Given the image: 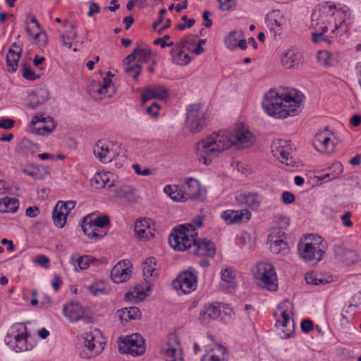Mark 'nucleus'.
<instances>
[{
    "label": "nucleus",
    "mask_w": 361,
    "mask_h": 361,
    "mask_svg": "<svg viewBox=\"0 0 361 361\" xmlns=\"http://www.w3.org/2000/svg\"><path fill=\"white\" fill-rule=\"evenodd\" d=\"M242 37H244V33L243 30H233L229 32L225 38V44L229 49L233 50L237 48V44L239 39H240Z\"/></svg>",
    "instance_id": "40"
},
{
    "label": "nucleus",
    "mask_w": 361,
    "mask_h": 361,
    "mask_svg": "<svg viewBox=\"0 0 361 361\" xmlns=\"http://www.w3.org/2000/svg\"><path fill=\"white\" fill-rule=\"evenodd\" d=\"M221 217L228 224H240L248 221L251 217V212L247 209L226 210L221 214Z\"/></svg>",
    "instance_id": "19"
},
{
    "label": "nucleus",
    "mask_w": 361,
    "mask_h": 361,
    "mask_svg": "<svg viewBox=\"0 0 361 361\" xmlns=\"http://www.w3.org/2000/svg\"><path fill=\"white\" fill-rule=\"evenodd\" d=\"M16 334L14 335L16 341V351L28 350L29 348L27 345V327L23 324L17 325Z\"/></svg>",
    "instance_id": "28"
},
{
    "label": "nucleus",
    "mask_w": 361,
    "mask_h": 361,
    "mask_svg": "<svg viewBox=\"0 0 361 361\" xmlns=\"http://www.w3.org/2000/svg\"><path fill=\"white\" fill-rule=\"evenodd\" d=\"M271 148L273 156L279 159L282 164L290 166L295 165V161L290 156L292 148L289 141L281 139L274 140Z\"/></svg>",
    "instance_id": "10"
},
{
    "label": "nucleus",
    "mask_w": 361,
    "mask_h": 361,
    "mask_svg": "<svg viewBox=\"0 0 361 361\" xmlns=\"http://www.w3.org/2000/svg\"><path fill=\"white\" fill-rule=\"evenodd\" d=\"M301 329L305 333H308L313 329V322L310 319H304L301 322Z\"/></svg>",
    "instance_id": "64"
},
{
    "label": "nucleus",
    "mask_w": 361,
    "mask_h": 361,
    "mask_svg": "<svg viewBox=\"0 0 361 361\" xmlns=\"http://www.w3.org/2000/svg\"><path fill=\"white\" fill-rule=\"evenodd\" d=\"M269 240L270 243V250L272 253L276 255H285L289 252V246L286 241L281 238V237L277 238L273 235L269 236Z\"/></svg>",
    "instance_id": "26"
},
{
    "label": "nucleus",
    "mask_w": 361,
    "mask_h": 361,
    "mask_svg": "<svg viewBox=\"0 0 361 361\" xmlns=\"http://www.w3.org/2000/svg\"><path fill=\"white\" fill-rule=\"evenodd\" d=\"M126 73L131 76L134 80H137L142 72V65L140 63H135L131 65H123Z\"/></svg>",
    "instance_id": "47"
},
{
    "label": "nucleus",
    "mask_w": 361,
    "mask_h": 361,
    "mask_svg": "<svg viewBox=\"0 0 361 361\" xmlns=\"http://www.w3.org/2000/svg\"><path fill=\"white\" fill-rule=\"evenodd\" d=\"M15 121L11 118L0 119V128L3 129H11L13 127Z\"/></svg>",
    "instance_id": "63"
},
{
    "label": "nucleus",
    "mask_w": 361,
    "mask_h": 361,
    "mask_svg": "<svg viewBox=\"0 0 361 361\" xmlns=\"http://www.w3.org/2000/svg\"><path fill=\"white\" fill-rule=\"evenodd\" d=\"M37 125H30V130L31 132L36 135H47L50 133H51L55 128L56 127V123H50L49 126H45L40 123L39 126H36Z\"/></svg>",
    "instance_id": "45"
},
{
    "label": "nucleus",
    "mask_w": 361,
    "mask_h": 361,
    "mask_svg": "<svg viewBox=\"0 0 361 361\" xmlns=\"http://www.w3.org/2000/svg\"><path fill=\"white\" fill-rule=\"evenodd\" d=\"M108 195L111 199L121 200L128 203H134L137 200L136 190L128 185L114 188V184H110Z\"/></svg>",
    "instance_id": "12"
},
{
    "label": "nucleus",
    "mask_w": 361,
    "mask_h": 361,
    "mask_svg": "<svg viewBox=\"0 0 361 361\" xmlns=\"http://www.w3.org/2000/svg\"><path fill=\"white\" fill-rule=\"evenodd\" d=\"M109 217L107 215L97 216L94 219H92V224L97 229H99V228H104L105 226H107L109 224Z\"/></svg>",
    "instance_id": "54"
},
{
    "label": "nucleus",
    "mask_w": 361,
    "mask_h": 361,
    "mask_svg": "<svg viewBox=\"0 0 361 361\" xmlns=\"http://www.w3.org/2000/svg\"><path fill=\"white\" fill-rule=\"evenodd\" d=\"M34 262L43 268L47 269L49 267V259L44 255H38Z\"/></svg>",
    "instance_id": "58"
},
{
    "label": "nucleus",
    "mask_w": 361,
    "mask_h": 361,
    "mask_svg": "<svg viewBox=\"0 0 361 361\" xmlns=\"http://www.w3.org/2000/svg\"><path fill=\"white\" fill-rule=\"evenodd\" d=\"M164 191L174 201L185 202L188 200L183 186L167 185L164 187Z\"/></svg>",
    "instance_id": "33"
},
{
    "label": "nucleus",
    "mask_w": 361,
    "mask_h": 361,
    "mask_svg": "<svg viewBox=\"0 0 361 361\" xmlns=\"http://www.w3.org/2000/svg\"><path fill=\"white\" fill-rule=\"evenodd\" d=\"M49 99V92L46 90H42L37 92H32L29 95V103L27 107L35 109L39 106L45 103Z\"/></svg>",
    "instance_id": "34"
},
{
    "label": "nucleus",
    "mask_w": 361,
    "mask_h": 361,
    "mask_svg": "<svg viewBox=\"0 0 361 361\" xmlns=\"http://www.w3.org/2000/svg\"><path fill=\"white\" fill-rule=\"evenodd\" d=\"M221 314V306L219 303L204 306L200 314V320L203 324L211 320L216 319Z\"/></svg>",
    "instance_id": "23"
},
{
    "label": "nucleus",
    "mask_w": 361,
    "mask_h": 361,
    "mask_svg": "<svg viewBox=\"0 0 361 361\" xmlns=\"http://www.w3.org/2000/svg\"><path fill=\"white\" fill-rule=\"evenodd\" d=\"M111 144L103 140H98L93 148L94 156L102 163L106 164L111 161L116 156Z\"/></svg>",
    "instance_id": "15"
},
{
    "label": "nucleus",
    "mask_w": 361,
    "mask_h": 361,
    "mask_svg": "<svg viewBox=\"0 0 361 361\" xmlns=\"http://www.w3.org/2000/svg\"><path fill=\"white\" fill-rule=\"evenodd\" d=\"M92 258L88 255H84L77 259V263L80 270L87 269L90 263L92 262Z\"/></svg>",
    "instance_id": "56"
},
{
    "label": "nucleus",
    "mask_w": 361,
    "mask_h": 361,
    "mask_svg": "<svg viewBox=\"0 0 361 361\" xmlns=\"http://www.w3.org/2000/svg\"><path fill=\"white\" fill-rule=\"evenodd\" d=\"M131 274L129 262L121 261L112 269L111 278L116 283H123L130 278Z\"/></svg>",
    "instance_id": "17"
},
{
    "label": "nucleus",
    "mask_w": 361,
    "mask_h": 361,
    "mask_svg": "<svg viewBox=\"0 0 361 361\" xmlns=\"http://www.w3.org/2000/svg\"><path fill=\"white\" fill-rule=\"evenodd\" d=\"M317 57L319 63H320L321 64L326 67L336 66L341 59L338 53H331L326 50L319 51Z\"/></svg>",
    "instance_id": "29"
},
{
    "label": "nucleus",
    "mask_w": 361,
    "mask_h": 361,
    "mask_svg": "<svg viewBox=\"0 0 361 361\" xmlns=\"http://www.w3.org/2000/svg\"><path fill=\"white\" fill-rule=\"evenodd\" d=\"M326 135V133L325 132H320V133H317L314 137V142H313V145H314V147L317 150V148L319 147V146H320V145L324 142V137L325 135Z\"/></svg>",
    "instance_id": "60"
},
{
    "label": "nucleus",
    "mask_w": 361,
    "mask_h": 361,
    "mask_svg": "<svg viewBox=\"0 0 361 361\" xmlns=\"http://www.w3.org/2000/svg\"><path fill=\"white\" fill-rule=\"evenodd\" d=\"M238 200L252 209L258 208L261 204V198L257 192L240 195Z\"/></svg>",
    "instance_id": "36"
},
{
    "label": "nucleus",
    "mask_w": 361,
    "mask_h": 361,
    "mask_svg": "<svg viewBox=\"0 0 361 361\" xmlns=\"http://www.w3.org/2000/svg\"><path fill=\"white\" fill-rule=\"evenodd\" d=\"M284 23L285 18L279 10H273L267 15L266 24L270 30L274 32V35L278 31L282 30Z\"/></svg>",
    "instance_id": "22"
},
{
    "label": "nucleus",
    "mask_w": 361,
    "mask_h": 361,
    "mask_svg": "<svg viewBox=\"0 0 361 361\" xmlns=\"http://www.w3.org/2000/svg\"><path fill=\"white\" fill-rule=\"evenodd\" d=\"M160 353L166 359L174 357V359L171 361L183 360V358L181 356L182 348L180 347L179 340L176 335H171L169 337L166 344L162 347Z\"/></svg>",
    "instance_id": "13"
},
{
    "label": "nucleus",
    "mask_w": 361,
    "mask_h": 361,
    "mask_svg": "<svg viewBox=\"0 0 361 361\" xmlns=\"http://www.w3.org/2000/svg\"><path fill=\"white\" fill-rule=\"evenodd\" d=\"M305 280L308 284L317 286L324 285L334 281L333 277L330 275L314 271L307 273Z\"/></svg>",
    "instance_id": "32"
},
{
    "label": "nucleus",
    "mask_w": 361,
    "mask_h": 361,
    "mask_svg": "<svg viewBox=\"0 0 361 361\" xmlns=\"http://www.w3.org/2000/svg\"><path fill=\"white\" fill-rule=\"evenodd\" d=\"M290 305L289 302L286 300L278 306L281 310V318L276 319V326L283 332V338H288L294 333L295 324L293 319L290 317L287 310L284 309L286 305Z\"/></svg>",
    "instance_id": "11"
},
{
    "label": "nucleus",
    "mask_w": 361,
    "mask_h": 361,
    "mask_svg": "<svg viewBox=\"0 0 361 361\" xmlns=\"http://www.w3.org/2000/svg\"><path fill=\"white\" fill-rule=\"evenodd\" d=\"M22 75L28 80H35L39 78V75H37L35 71L32 70L31 66L26 63L23 65Z\"/></svg>",
    "instance_id": "53"
},
{
    "label": "nucleus",
    "mask_w": 361,
    "mask_h": 361,
    "mask_svg": "<svg viewBox=\"0 0 361 361\" xmlns=\"http://www.w3.org/2000/svg\"><path fill=\"white\" fill-rule=\"evenodd\" d=\"M111 84V80L109 78L105 77L103 78L102 85H99L95 91L97 94L103 96L110 97L111 94L109 93L108 89Z\"/></svg>",
    "instance_id": "51"
},
{
    "label": "nucleus",
    "mask_w": 361,
    "mask_h": 361,
    "mask_svg": "<svg viewBox=\"0 0 361 361\" xmlns=\"http://www.w3.org/2000/svg\"><path fill=\"white\" fill-rule=\"evenodd\" d=\"M145 295L143 288L137 285L134 288L133 291H128L126 293L125 298L126 300L130 301L132 300L143 299Z\"/></svg>",
    "instance_id": "49"
},
{
    "label": "nucleus",
    "mask_w": 361,
    "mask_h": 361,
    "mask_svg": "<svg viewBox=\"0 0 361 361\" xmlns=\"http://www.w3.org/2000/svg\"><path fill=\"white\" fill-rule=\"evenodd\" d=\"M156 260L154 257L147 258L143 263V274L145 276H157V271L156 269Z\"/></svg>",
    "instance_id": "46"
},
{
    "label": "nucleus",
    "mask_w": 361,
    "mask_h": 361,
    "mask_svg": "<svg viewBox=\"0 0 361 361\" xmlns=\"http://www.w3.org/2000/svg\"><path fill=\"white\" fill-rule=\"evenodd\" d=\"M22 50L21 47H17L16 43H13L12 47L8 49L6 55V66L9 72H15L17 70Z\"/></svg>",
    "instance_id": "24"
},
{
    "label": "nucleus",
    "mask_w": 361,
    "mask_h": 361,
    "mask_svg": "<svg viewBox=\"0 0 361 361\" xmlns=\"http://www.w3.org/2000/svg\"><path fill=\"white\" fill-rule=\"evenodd\" d=\"M19 207V201L15 197H6L0 201V212H16Z\"/></svg>",
    "instance_id": "38"
},
{
    "label": "nucleus",
    "mask_w": 361,
    "mask_h": 361,
    "mask_svg": "<svg viewBox=\"0 0 361 361\" xmlns=\"http://www.w3.org/2000/svg\"><path fill=\"white\" fill-rule=\"evenodd\" d=\"M334 252L336 259L345 264L350 266L357 261L356 253L346 248L343 244H337L334 247Z\"/></svg>",
    "instance_id": "18"
},
{
    "label": "nucleus",
    "mask_w": 361,
    "mask_h": 361,
    "mask_svg": "<svg viewBox=\"0 0 361 361\" xmlns=\"http://www.w3.org/2000/svg\"><path fill=\"white\" fill-rule=\"evenodd\" d=\"M84 307L78 302H71L63 306V313L71 322H75L83 318L85 314Z\"/></svg>",
    "instance_id": "20"
},
{
    "label": "nucleus",
    "mask_w": 361,
    "mask_h": 361,
    "mask_svg": "<svg viewBox=\"0 0 361 361\" xmlns=\"http://www.w3.org/2000/svg\"><path fill=\"white\" fill-rule=\"evenodd\" d=\"M202 225V219H199L191 224H181L173 228L169 237L170 245L178 251L188 250L194 255L214 257L216 247L213 242L206 238L196 239L197 235L196 229L201 227Z\"/></svg>",
    "instance_id": "3"
},
{
    "label": "nucleus",
    "mask_w": 361,
    "mask_h": 361,
    "mask_svg": "<svg viewBox=\"0 0 361 361\" xmlns=\"http://www.w3.org/2000/svg\"><path fill=\"white\" fill-rule=\"evenodd\" d=\"M152 221L149 218L137 219L135 223V232L137 238L149 240L154 235V226L152 227Z\"/></svg>",
    "instance_id": "16"
},
{
    "label": "nucleus",
    "mask_w": 361,
    "mask_h": 361,
    "mask_svg": "<svg viewBox=\"0 0 361 361\" xmlns=\"http://www.w3.org/2000/svg\"><path fill=\"white\" fill-rule=\"evenodd\" d=\"M56 205L60 207V211L64 210L65 212H67L68 214L70 213V212L74 209L75 206V202L74 201H68V202H63L59 201Z\"/></svg>",
    "instance_id": "57"
},
{
    "label": "nucleus",
    "mask_w": 361,
    "mask_h": 361,
    "mask_svg": "<svg viewBox=\"0 0 361 361\" xmlns=\"http://www.w3.org/2000/svg\"><path fill=\"white\" fill-rule=\"evenodd\" d=\"M134 54L136 55V59H137L136 63H140L142 65L143 61H146L150 57L151 51L147 49L135 48L134 49Z\"/></svg>",
    "instance_id": "52"
},
{
    "label": "nucleus",
    "mask_w": 361,
    "mask_h": 361,
    "mask_svg": "<svg viewBox=\"0 0 361 361\" xmlns=\"http://www.w3.org/2000/svg\"><path fill=\"white\" fill-rule=\"evenodd\" d=\"M282 201L286 204H289L295 201V196L292 192L284 191L282 193Z\"/></svg>",
    "instance_id": "61"
},
{
    "label": "nucleus",
    "mask_w": 361,
    "mask_h": 361,
    "mask_svg": "<svg viewBox=\"0 0 361 361\" xmlns=\"http://www.w3.org/2000/svg\"><path fill=\"white\" fill-rule=\"evenodd\" d=\"M329 172L319 177L320 180L329 181L338 178L343 172V165L340 162H335L329 167Z\"/></svg>",
    "instance_id": "37"
},
{
    "label": "nucleus",
    "mask_w": 361,
    "mask_h": 361,
    "mask_svg": "<svg viewBox=\"0 0 361 361\" xmlns=\"http://www.w3.org/2000/svg\"><path fill=\"white\" fill-rule=\"evenodd\" d=\"M219 8L223 11H228L235 5V0H218Z\"/></svg>",
    "instance_id": "59"
},
{
    "label": "nucleus",
    "mask_w": 361,
    "mask_h": 361,
    "mask_svg": "<svg viewBox=\"0 0 361 361\" xmlns=\"http://www.w3.org/2000/svg\"><path fill=\"white\" fill-rule=\"evenodd\" d=\"M324 245L320 237L314 239V242H305L298 244V252L300 257L305 262L317 264L323 258Z\"/></svg>",
    "instance_id": "6"
},
{
    "label": "nucleus",
    "mask_w": 361,
    "mask_h": 361,
    "mask_svg": "<svg viewBox=\"0 0 361 361\" xmlns=\"http://www.w3.org/2000/svg\"><path fill=\"white\" fill-rule=\"evenodd\" d=\"M255 137L243 123H238L232 130L214 133L198 142L195 147L200 162L204 165L212 163L224 150L234 147L236 149L248 148L252 145Z\"/></svg>",
    "instance_id": "1"
},
{
    "label": "nucleus",
    "mask_w": 361,
    "mask_h": 361,
    "mask_svg": "<svg viewBox=\"0 0 361 361\" xmlns=\"http://www.w3.org/2000/svg\"><path fill=\"white\" fill-rule=\"evenodd\" d=\"M173 286L176 290H180L183 293H189L197 286V278L190 271L180 274L173 281Z\"/></svg>",
    "instance_id": "14"
},
{
    "label": "nucleus",
    "mask_w": 361,
    "mask_h": 361,
    "mask_svg": "<svg viewBox=\"0 0 361 361\" xmlns=\"http://www.w3.org/2000/svg\"><path fill=\"white\" fill-rule=\"evenodd\" d=\"M110 176L111 174L109 172L97 173L91 180L92 183L94 184L95 187L98 188L106 186L108 188L110 184H113L110 183Z\"/></svg>",
    "instance_id": "41"
},
{
    "label": "nucleus",
    "mask_w": 361,
    "mask_h": 361,
    "mask_svg": "<svg viewBox=\"0 0 361 361\" xmlns=\"http://www.w3.org/2000/svg\"><path fill=\"white\" fill-rule=\"evenodd\" d=\"M188 200H202L204 191L201 188L200 183L193 178H188L183 186Z\"/></svg>",
    "instance_id": "21"
},
{
    "label": "nucleus",
    "mask_w": 361,
    "mask_h": 361,
    "mask_svg": "<svg viewBox=\"0 0 361 361\" xmlns=\"http://www.w3.org/2000/svg\"><path fill=\"white\" fill-rule=\"evenodd\" d=\"M55 123L53 118L47 116L45 117L43 114H37L30 121V125H37L41 123L45 126H49L50 123Z\"/></svg>",
    "instance_id": "50"
},
{
    "label": "nucleus",
    "mask_w": 361,
    "mask_h": 361,
    "mask_svg": "<svg viewBox=\"0 0 361 361\" xmlns=\"http://www.w3.org/2000/svg\"><path fill=\"white\" fill-rule=\"evenodd\" d=\"M221 288L228 293H233L236 288L235 271L231 268H226L221 271Z\"/></svg>",
    "instance_id": "25"
},
{
    "label": "nucleus",
    "mask_w": 361,
    "mask_h": 361,
    "mask_svg": "<svg viewBox=\"0 0 361 361\" xmlns=\"http://www.w3.org/2000/svg\"><path fill=\"white\" fill-rule=\"evenodd\" d=\"M87 290L93 295L99 294L106 295L109 293V288L102 281H97L87 287Z\"/></svg>",
    "instance_id": "44"
},
{
    "label": "nucleus",
    "mask_w": 361,
    "mask_h": 361,
    "mask_svg": "<svg viewBox=\"0 0 361 361\" xmlns=\"http://www.w3.org/2000/svg\"><path fill=\"white\" fill-rule=\"evenodd\" d=\"M67 216V212H65L63 209L60 211V207L57 205L55 206L52 214V218L55 226L59 228H63L66 223Z\"/></svg>",
    "instance_id": "42"
},
{
    "label": "nucleus",
    "mask_w": 361,
    "mask_h": 361,
    "mask_svg": "<svg viewBox=\"0 0 361 361\" xmlns=\"http://www.w3.org/2000/svg\"><path fill=\"white\" fill-rule=\"evenodd\" d=\"M82 229L85 235L95 240L102 238L106 233L98 232V229L92 224V216L88 215L83 218Z\"/></svg>",
    "instance_id": "31"
},
{
    "label": "nucleus",
    "mask_w": 361,
    "mask_h": 361,
    "mask_svg": "<svg viewBox=\"0 0 361 361\" xmlns=\"http://www.w3.org/2000/svg\"><path fill=\"white\" fill-rule=\"evenodd\" d=\"M205 114L200 104H192L187 108L186 128L192 133L200 132L205 123Z\"/></svg>",
    "instance_id": "8"
},
{
    "label": "nucleus",
    "mask_w": 361,
    "mask_h": 361,
    "mask_svg": "<svg viewBox=\"0 0 361 361\" xmlns=\"http://www.w3.org/2000/svg\"><path fill=\"white\" fill-rule=\"evenodd\" d=\"M171 54L173 62L178 66H185L190 63V57L188 54L179 47H176L171 49Z\"/></svg>",
    "instance_id": "39"
},
{
    "label": "nucleus",
    "mask_w": 361,
    "mask_h": 361,
    "mask_svg": "<svg viewBox=\"0 0 361 361\" xmlns=\"http://www.w3.org/2000/svg\"><path fill=\"white\" fill-rule=\"evenodd\" d=\"M19 149L26 155L33 154L39 149V146L27 138H23L18 145Z\"/></svg>",
    "instance_id": "43"
},
{
    "label": "nucleus",
    "mask_w": 361,
    "mask_h": 361,
    "mask_svg": "<svg viewBox=\"0 0 361 361\" xmlns=\"http://www.w3.org/2000/svg\"><path fill=\"white\" fill-rule=\"evenodd\" d=\"M116 315L121 323L127 322L131 320H136L141 318L142 313L137 307H130L122 308L117 311Z\"/></svg>",
    "instance_id": "27"
},
{
    "label": "nucleus",
    "mask_w": 361,
    "mask_h": 361,
    "mask_svg": "<svg viewBox=\"0 0 361 361\" xmlns=\"http://www.w3.org/2000/svg\"><path fill=\"white\" fill-rule=\"evenodd\" d=\"M324 141L317 148V151L328 154H332L335 151V145L327 134L325 135Z\"/></svg>",
    "instance_id": "48"
},
{
    "label": "nucleus",
    "mask_w": 361,
    "mask_h": 361,
    "mask_svg": "<svg viewBox=\"0 0 361 361\" xmlns=\"http://www.w3.org/2000/svg\"><path fill=\"white\" fill-rule=\"evenodd\" d=\"M345 14V11L329 2L314 9L310 23V28L314 30L312 32V42L315 44H331L330 37H336L339 32H347L348 28L344 27L345 20L342 19Z\"/></svg>",
    "instance_id": "2"
},
{
    "label": "nucleus",
    "mask_w": 361,
    "mask_h": 361,
    "mask_svg": "<svg viewBox=\"0 0 361 361\" xmlns=\"http://www.w3.org/2000/svg\"><path fill=\"white\" fill-rule=\"evenodd\" d=\"M100 331L94 329L89 333H86L82 338L83 348L86 349L83 350V353H80V356L84 359H89L95 357L100 353L104 348V343L99 340Z\"/></svg>",
    "instance_id": "7"
},
{
    "label": "nucleus",
    "mask_w": 361,
    "mask_h": 361,
    "mask_svg": "<svg viewBox=\"0 0 361 361\" xmlns=\"http://www.w3.org/2000/svg\"><path fill=\"white\" fill-rule=\"evenodd\" d=\"M252 274L257 284L270 291L278 289V279L272 264L259 262L252 269Z\"/></svg>",
    "instance_id": "5"
},
{
    "label": "nucleus",
    "mask_w": 361,
    "mask_h": 361,
    "mask_svg": "<svg viewBox=\"0 0 361 361\" xmlns=\"http://www.w3.org/2000/svg\"><path fill=\"white\" fill-rule=\"evenodd\" d=\"M351 212L346 211L341 216L342 223L344 226L350 228L353 226V222L350 220Z\"/></svg>",
    "instance_id": "62"
},
{
    "label": "nucleus",
    "mask_w": 361,
    "mask_h": 361,
    "mask_svg": "<svg viewBox=\"0 0 361 361\" xmlns=\"http://www.w3.org/2000/svg\"><path fill=\"white\" fill-rule=\"evenodd\" d=\"M216 350L221 355L213 354L209 356V361H223L226 359V349L221 345H218Z\"/></svg>",
    "instance_id": "55"
},
{
    "label": "nucleus",
    "mask_w": 361,
    "mask_h": 361,
    "mask_svg": "<svg viewBox=\"0 0 361 361\" xmlns=\"http://www.w3.org/2000/svg\"><path fill=\"white\" fill-rule=\"evenodd\" d=\"M118 350L121 353H128L134 356L142 355L145 351L144 339L137 334L126 336L121 340Z\"/></svg>",
    "instance_id": "9"
},
{
    "label": "nucleus",
    "mask_w": 361,
    "mask_h": 361,
    "mask_svg": "<svg viewBox=\"0 0 361 361\" xmlns=\"http://www.w3.org/2000/svg\"><path fill=\"white\" fill-rule=\"evenodd\" d=\"M169 92L167 90L161 86H154V87L147 88L145 92L142 94V102L152 99H165L168 97Z\"/></svg>",
    "instance_id": "30"
},
{
    "label": "nucleus",
    "mask_w": 361,
    "mask_h": 361,
    "mask_svg": "<svg viewBox=\"0 0 361 361\" xmlns=\"http://www.w3.org/2000/svg\"><path fill=\"white\" fill-rule=\"evenodd\" d=\"M303 98V94L295 89L270 90L264 96L262 107L268 115L284 119L301 111Z\"/></svg>",
    "instance_id": "4"
},
{
    "label": "nucleus",
    "mask_w": 361,
    "mask_h": 361,
    "mask_svg": "<svg viewBox=\"0 0 361 361\" xmlns=\"http://www.w3.org/2000/svg\"><path fill=\"white\" fill-rule=\"evenodd\" d=\"M300 60V53H296L293 50H288L285 51L281 56L282 65L286 68H294L299 63Z\"/></svg>",
    "instance_id": "35"
}]
</instances>
